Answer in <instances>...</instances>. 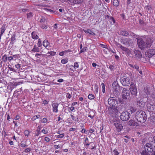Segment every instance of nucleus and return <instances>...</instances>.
Listing matches in <instances>:
<instances>
[{
	"mask_svg": "<svg viewBox=\"0 0 155 155\" xmlns=\"http://www.w3.org/2000/svg\"><path fill=\"white\" fill-rule=\"evenodd\" d=\"M43 45L46 48L50 45V43L48 41L47 39H45V40L43 41Z\"/></svg>",
	"mask_w": 155,
	"mask_h": 155,
	"instance_id": "19",
	"label": "nucleus"
},
{
	"mask_svg": "<svg viewBox=\"0 0 155 155\" xmlns=\"http://www.w3.org/2000/svg\"><path fill=\"white\" fill-rule=\"evenodd\" d=\"M68 111L69 112H72L74 109V107L73 106H71L68 107Z\"/></svg>",
	"mask_w": 155,
	"mask_h": 155,
	"instance_id": "43",
	"label": "nucleus"
},
{
	"mask_svg": "<svg viewBox=\"0 0 155 155\" xmlns=\"http://www.w3.org/2000/svg\"><path fill=\"white\" fill-rule=\"evenodd\" d=\"M122 98L124 99H127L130 96V92L129 90L124 88L122 91Z\"/></svg>",
	"mask_w": 155,
	"mask_h": 155,
	"instance_id": "9",
	"label": "nucleus"
},
{
	"mask_svg": "<svg viewBox=\"0 0 155 155\" xmlns=\"http://www.w3.org/2000/svg\"><path fill=\"white\" fill-rule=\"evenodd\" d=\"M41 126H38L37 127V133L36 134V136H38L40 134V130H41Z\"/></svg>",
	"mask_w": 155,
	"mask_h": 155,
	"instance_id": "26",
	"label": "nucleus"
},
{
	"mask_svg": "<svg viewBox=\"0 0 155 155\" xmlns=\"http://www.w3.org/2000/svg\"><path fill=\"white\" fill-rule=\"evenodd\" d=\"M89 140L87 137H86L85 138L84 142V144L85 146H88L89 145L90 143H88Z\"/></svg>",
	"mask_w": 155,
	"mask_h": 155,
	"instance_id": "22",
	"label": "nucleus"
},
{
	"mask_svg": "<svg viewBox=\"0 0 155 155\" xmlns=\"http://www.w3.org/2000/svg\"><path fill=\"white\" fill-rule=\"evenodd\" d=\"M130 116L129 112L127 111L123 112L120 116V119L123 121L127 120Z\"/></svg>",
	"mask_w": 155,
	"mask_h": 155,
	"instance_id": "3",
	"label": "nucleus"
},
{
	"mask_svg": "<svg viewBox=\"0 0 155 155\" xmlns=\"http://www.w3.org/2000/svg\"><path fill=\"white\" fill-rule=\"evenodd\" d=\"M86 32L87 33H88L89 34L92 35H95V33L93 32L91 30L87 29L86 31Z\"/></svg>",
	"mask_w": 155,
	"mask_h": 155,
	"instance_id": "36",
	"label": "nucleus"
},
{
	"mask_svg": "<svg viewBox=\"0 0 155 155\" xmlns=\"http://www.w3.org/2000/svg\"><path fill=\"white\" fill-rule=\"evenodd\" d=\"M150 152L146 151L145 150H143L141 153L142 155H150Z\"/></svg>",
	"mask_w": 155,
	"mask_h": 155,
	"instance_id": "31",
	"label": "nucleus"
},
{
	"mask_svg": "<svg viewBox=\"0 0 155 155\" xmlns=\"http://www.w3.org/2000/svg\"><path fill=\"white\" fill-rule=\"evenodd\" d=\"M113 152L114 153V155H119V152L117 150H114Z\"/></svg>",
	"mask_w": 155,
	"mask_h": 155,
	"instance_id": "61",
	"label": "nucleus"
},
{
	"mask_svg": "<svg viewBox=\"0 0 155 155\" xmlns=\"http://www.w3.org/2000/svg\"><path fill=\"white\" fill-rule=\"evenodd\" d=\"M131 36H132V38H135V39H139V36H137L133 33H132Z\"/></svg>",
	"mask_w": 155,
	"mask_h": 155,
	"instance_id": "39",
	"label": "nucleus"
},
{
	"mask_svg": "<svg viewBox=\"0 0 155 155\" xmlns=\"http://www.w3.org/2000/svg\"><path fill=\"white\" fill-rule=\"evenodd\" d=\"M88 98L90 100H92L94 98V96L93 94H89L88 95Z\"/></svg>",
	"mask_w": 155,
	"mask_h": 155,
	"instance_id": "35",
	"label": "nucleus"
},
{
	"mask_svg": "<svg viewBox=\"0 0 155 155\" xmlns=\"http://www.w3.org/2000/svg\"><path fill=\"white\" fill-rule=\"evenodd\" d=\"M56 54V52L54 51H49L47 53V55L48 56V57H49L50 56H54Z\"/></svg>",
	"mask_w": 155,
	"mask_h": 155,
	"instance_id": "20",
	"label": "nucleus"
},
{
	"mask_svg": "<svg viewBox=\"0 0 155 155\" xmlns=\"http://www.w3.org/2000/svg\"><path fill=\"white\" fill-rule=\"evenodd\" d=\"M41 39H39V41H38V47H40L42 45L41 43V41H40Z\"/></svg>",
	"mask_w": 155,
	"mask_h": 155,
	"instance_id": "57",
	"label": "nucleus"
},
{
	"mask_svg": "<svg viewBox=\"0 0 155 155\" xmlns=\"http://www.w3.org/2000/svg\"><path fill=\"white\" fill-rule=\"evenodd\" d=\"M31 150V149L30 148H27L25 149L24 152L25 153H28Z\"/></svg>",
	"mask_w": 155,
	"mask_h": 155,
	"instance_id": "51",
	"label": "nucleus"
},
{
	"mask_svg": "<svg viewBox=\"0 0 155 155\" xmlns=\"http://www.w3.org/2000/svg\"><path fill=\"white\" fill-rule=\"evenodd\" d=\"M113 5L115 6H118L119 5V2L117 0H114L113 2Z\"/></svg>",
	"mask_w": 155,
	"mask_h": 155,
	"instance_id": "30",
	"label": "nucleus"
},
{
	"mask_svg": "<svg viewBox=\"0 0 155 155\" xmlns=\"http://www.w3.org/2000/svg\"><path fill=\"white\" fill-rule=\"evenodd\" d=\"M8 60L9 61H12L13 60L12 56H10L8 57Z\"/></svg>",
	"mask_w": 155,
	"mask_h": 155,
	"instance_id": "52",
	"label": "nucleus"
},
{
	"mask_svg": "<svg viewBox=\"0 0 155 155\" xmlns=\"http://www.w3.org/2000/svg\"><path fill=\"white\" fill-rule=\"evenodd\" d=\"M21 65L19 64H17L15 65V67L18 69H19L21 67Z\"/></svg>",
	"mask_w": 155,
	"mask_h": 155,
	"instance_id": "60",
	"label": "nucleus"
},
{
	"mask_svg": "<svg viewBox=\"0 0 155 155\" xmlns=\"http://www.w3.org/2000/svg\"><path fill=\"white\" fill-rule=\"evenodd\" d=\"M41 28L43 29H46L47 28V26L45 25H43L41 26Z\"/></svg>",
	"mask_w": 155,
	"mask_h": 155,
	"instance_id": "64",
	"label": "nucleus"
},
{
	"mask_svg": "<svg viewBox=\"0 0 155 155\" xmlns=\"http://www.w3.org/2000/svg\"><path fill=\"white\" fill-rule=\"evenodd\" d=\"M79 68V64L78 63L76 62L74 63V68L75 69H77Z\"/></svg>",
	"mask_w": 155,
	"mask_h": 155,
	"instance_id": "44",
	"label": "nucleus"
},
{
	"mask_svg": "<svg viewBox=\"0 0 155 155\" xmlns=\"http://www.w3.org/2000/svg\"><path fill=\"white\" fill-rule=\"evenodd\" d=\"M43 9L47 12L48 11L51 12H54V11L53 10H52L49 9L44 8Z\"/></svg>",
	"mask_w": 155,
	"mask_h": 155,
	"instance_id": "49",
	"label": "nucleus"
},
{
	"mask_svg": "<svg viewBox=\"0 0 155 155\" xmlns=\"http://www.w3.org/2000/svg\"><path fill=\"white\" fill-rule=\"evenodd\" d=\"M70 116L72 118V120L74 121H76V119L75 117L72 114H71Z\"/></svg>",
	"mask_w": 155,
	"mask_h": 155,
	"instance_id": "53",
	"label": "nucleus"
},
{
	"mask_svg": "<svg viewBox=\"0 0 155 155\" xmlns=\"http://www.w3.org/2000/svg\"><path fill=\"white\" fill-rule=\"evenodd\" d=\"M148 58H146L142 55L140 59L139 60H138V61H140L142 62L145 63H146L148 61Z\"/></svg>",
	"mask_w": 155,
	"mask_h": 155,
	"instance_id": "18",
	"label": "nucleus"
},
{
	"mask_svg": "<svg viewBox=\"0 0 155 155\" xmlns=\"http://www.w3.org/2000/svg\"><path fill=\"white\" fill-rule=\"evenodd\" d=\"M130 111L131 112V113H132L135 112L136 111V109L134 108L133 107H130L129 109Z\"/></svg>",
	"mask_w": 155,
	"mask_h": 155,
	"instance_id": "41",
	"label": "nucleus"
},
{
	"mask_svg": "<svg viewBox=\"0 0 155 155\" xmlns=\"http://www.w3.org/2000/svg\"><path fill=\"white\" fill-rule=\"evenodd\" d=\"M84 0H75L74 1L73 3L74 4H78L82 3Z\"/></svg>",
	"mask_w": 155,
	"mask_h": 155,
	"instance_id": "27",
	"label": "nucleus"
},
{
	"mask_svg": "<svg viewBox=\"0 0 155 155\" xmlns=\"http://www.w3.org/2000/svg\"><path fill=\"white\" fill-rule=\"evenodd\" d=\"M108 103L110 106L115 107L118 104V101L116 98L111 97L108 98Z\"/></svg>",
	"mask_w": 155,
	"mask_h": 155,
	"instance_id": "6",
	"label": "nucleus"
},
{
	"mask_svg": "<svg viewBox=\"0 0 155 155\" xmlns=\"http://www.w3.org/2000/svg\"><path fill=\"white\" fill-rule=\"evenodd\" d=\"M64 136V134L62 133L58 135H56V137L58 138H63Z\"/></svg>",
	"mask_w": 155,
	"mask_h": 155,
	"instance_id": "33",
	"label": "nucleus"
},
{
	"mask_svg": "<svg viewBox=\"0 0 155 155\" xmlns=\"http://www.w3.org/2000/svg\"><path fill=\"white\" fill-rule=\"evenodd\" d=\"M66 97L70 99L71 97V95L69 93H68L67 94Z\"/></svg>",
	"mask_w": 155,
	"mask_h": 155,
	"instance_id": "63",
	"label": "nucleus"
},
{
	"mask_svg": "<svg viewBox=\"0 0 155 155\" xmlns=\"http://www.w3.org/2000/svg\"><path fill=\"white\" fill-rule=\"evenodd\" d=\"M20 118V116L19 115H17L14 118V119L17 120L19 119Z\"/></svg>",
	"mask_w": 155,
	"mask_h": 155,
	"instance_id": "55",
	"label": "nucleus"
},
{
	"mask_svg": "<svg viewBox=\"0 0 155 155\" xmlns=\"http://www.w3.org/2000/svg\"><path fill=\"white\" fill-rule=\"evenodd\" d=\"M144 8L145 9L146 11H147V12H148V11L151 9V6L150 5H148L145 6Z\"/></svg>",
	"mask_w": 155,
	"mask_h": 155,
	"instance_id": "32",
	"label": "nucleus"
},
{
	"mask_svg": "<svg viewBox=\"0 0 155 155\" xmlns=\"http://www.w3.org/2000/svg\"><path fill=\"white\" fill-rule=\"evenodd\" d=\"M1 29V31H0V39H1L2 35L5 29V25H3Z\"/></svg>",
	"mask_w": 155,
	"mask_h": 155,
	"instance_id": "21",
	"label": "nucleus"
},
{
	"mask_svg": "<svg viewBox=\"0 0 155 155\" xmlns=\"http://www.w3.org/2000/svg\"><path fill=\"white\" fill-rule=\"evenodd\" d=\"M68 61L67 60L63 59H62L61 60V62L62 64H64L67 63L68 62Z\"/></svg>",
	"mask_w": 155,
	"mask_h": 155,
	"instance_id": "47",
	"label": "nucleus"
},
{
	"mask_svg": "<svg viewBox=\"0 0 155 155\" xmlns=\"http://www.w3.org/2000/svg\"><path fill=\"white\" fill-rule=\"evenodd\" d=\"M120 82L123 86H128L129 85L130 82V77L124 76L121 79Z\"/></svg>",
	"mask_w": 155,
	"mask_h": 155,
	"instance_id": "4",
	"label": "nucleus"
},
{
	"mask_svg": "<svg viewBox=\"0 0 155 155\" xmlns=\"http://www.w3.org/2000/svg\"><path fill=\"white\" fill-rule=\"evenodd\" d=\"M128 124L132 126H137L138 125V124L137 122H136L134 120H131L128 121Z\"/></svg>",
	"mask_w": 155,
	"mask_h": 155,
	"instance_id": "15",
	"label": "nucleus"
},
{
	"mask_svg": "<svg viewBox=\"0 0 155 155\" xmlns=\"http://www.w3.org/2000/svg\"><path fill=\"white\" fill-rule=\"evenodd\" d=\"M47 119L46 117H44L40 121L42 123L45 124L46 123L47 121Z\"/></svg>",
	"mask_w": 155,
	"mask_h": 155,
	"instance_id": "34",
	"label": "nucleus"
},
{
	"mask_svg": "<svg viewBox=\"0 0 155 155\" xmlns=\"http://www.w3.org/2000/svg\"><path fill=\"white\" fill-rule=\"evenodd\" d=\"M12 56L13 58V60L15 61L19 57V55L18 54L13 55Z\"/></svg>",
	"mask_w": 155,
	"mask_h": 155,
	"instance_id": "38",
	"label": "nucleus"
},
{
	"mask_svg": "<svg viewBox=\"0 0 155 155\" xmlns=\"http://www.w3.org/2000/svg\"><path fill=\"white\" fill-rule=\"evenodd\" d=\"M130 91L131 94L132 95L136 96L137 93V88L136 87V85L133 82L131 83L130 86Z\"/></svg>",
	"mask_w": 155,
	"mask_h": 155,
	"instance_id": "5",
	"label": "nucleus"
},
{
	"mask_svg": "<svg viewBox=\"0 0 155 155\" xmlns=\"http://www.w3.org/2000/svg\"><path fill=\"white\" fill-rule=\"evenodd\" d=\"M110 20H111V21H112L113 23V24H114L115 23V21L114 19V18L112 17H110Z\"/></svg>",
	"mask_w": 155,
	"mask_h": 155,
	"instance_id": "59",
	"label": "nucleus"
},
{
	"mask_svg": "<svg viewBox=\"0 0 155 155\" xmlns=\"http://www.w3.org/2000/svg\"><path fill=\"white\" fill-rule=\"evenodd\" d=\"M100 45L101 47L107 49V50H108L107 46L106 44H101Z\"/></svg>",
	"mask_w": 155,
	"mask_h": 155,
	"instance_id": "46",
	"label": "nucleus"
},
{
	"mask_svg": "<svg viewBox=\"0 0 155 155\" xmlns=\"http://www.w3.org/2000/svg\"><path fill=\"white\" fill-rule=\"evenodd\" d=\"M110 112L112 116H116L118 114V110L116 107H114L112 108Z\"/></svg>",
	"mask_w": 155,
	"mask_h": 155,
	"instance_id": "13",
	"label": "nucleus"
},
{
	"mask_svg": "<svg viewBox=\"0 0 155 155\" xmlns=\"http://www.w3.org/2000/svg\"><path fill=\"white\" fill-rule=\"evenodd\" d=\"M137 44L140 48L144 50L145 48H150L152 43L151 39H137Z\"/></svg>",
	"mask_w": 155,
	"mask_h": 155,
	"instance_id": "1",
	"label": "nucleus"
},
{
	"mask_svg": "<svg viewBox=\"0 0 155 155\" xmlns=\"http://www.w3.org/2000/svg\"><path fill=\"white\" fill-rule=\"evenodd\" d=\"M135 117L138 121L142 123L145 122L147 120V115L142 110L137 111Z\"/></svg>",
	"mask_w": 155,
	"mask_h": 155,
	"instance_id": "2",
	"label": "nucleus"
},
{
	"mask_svg": "<svg viewBox=\"0 0 155 155\" xmlns=\"http://www.w3.org/2000/svg\"><path fill=\"white\" fill-rule=\"evenodd\" d=\"M21 145L22 147H25L27 146L26 143V142H21Z\"/></svg>",
	"mask_w": 155,
	"mask_h": 155,
	"instance_id": "42",
	"label": "nucleus"
},
{
	"mask_svg": "<svg viewBox=\"0 0 155 155\" xmlns=\"http://www.w3.org/2000/svg\"><path fill=\"white\" fill-rule=\"evenodd\" d=\"M41 118V117L40 115L38 114L34 116L33 117L32 119H33V120L34 121L36 119H37Z\"/></svg>",
	"mask_w": 155,
	"mask_h": 155,
	"instance_id": "29",
	"label": "nucleus"
},
{
	"mask_svg": "<svg viewBox=\"0 0 155 155\" xmlns=\"http://www.w3.org/2000/svg\"><path fill=\"white\" fill-rule=\"evenodd\" d=\"M24 134L25 136L28 137L29 134L30 132L28 130H26L24 132Z\"/></svg>",
	"mask_w": 155,
	"mask_h": 155,
	"instance_id": "40",
	"label": "nucleus"
},
{
	"mask_svg": "<svg viewBox=\"0 0 155 155\" xmlns=\"http://www.w3.org/2000/svg\"><path fill=\"white\" fill-rule=\"evenodd\" d=\"M87 48L86 47H84L83 48H82L80 51V53H81L86 51L87 50Z\"/></svg>",
	"mask_w": 155,
	"mask_h": 155,
	"instance_id": "48",
	"label": "nucleus"
},
{
	"mask_svg": "<svg viewBox=\"0 0 155 155\" xmlns=\"http://www.w3.org/2000/svg\"><path fill=\"white\" fill-rule=\"evenodd\" d=\"M2 61L4 62H6L8 60V56L7 55L5 54H4L2 58Z\"/></svg>",
	"mask_w": 155,
	"mask_h": 155,
	"instance_id": "28",
	"label": "nucleus"
},
{
	"mask_svg": "<svg viewBox=\"0 0 155 155\" xmlns=\"http://www.w3.org/2000/svg\"><path fill=\"white\" fill-rule=\"evenodd\" d=\"M32 16V13L31 12L27 14V17L28 18Z\"/></svg>",
	"mask_w": 155,
	"mask_h": 155,
	"instance_id": "56",
	"label": "nucleus"
},
{
	"mask_svg": "<svg viewBox=\"0 0 155 155\" xmlns=\"http://www.w3.org/2000/svg\"><path fill=\"white\" fill-rule=\"evenodd\" d=\"M134 67L137 71H139V67L137 64L134 65Z\"/></svg>",
	"mask_w": 155,
	"mask_h": 155,
	"instance_id": "54",
	"label": "nucleus"
},
{
	"mask_svg": "<svg viewBox=\"0 0 155 155\" xmlns=\"http://www.w3.org/2000/svg\"><path fill=\"white\" fill-rule=\"evenodd\" d=\"M31 36L32 39H38V37L36 33L34 31L33 32L31 33Z\"/></svg>",
	"mask_w": 155,
	"mask_h": 155,
	"instance_id": "23",
	"label": "nucleus"
},
{
	"mask_svg": "<svg viewBox=\"0 0 155 155\" xmlns=\"http://www.w3.org/2000/svg\"><path fill=\"white\" fill-rule=\"evenodd\" d=\"M39 48L35 45L34 46V47L31 51L34 52H39Z\"/></svg>",
	"mask_w": 155,
	"mask_h": 155,
	"instance_id": "25",
	"label": "nucleus"
},
{
	"mask_svg": "<svg viewBox=\"0 0 155 155\" xmlns=\"http://www.w3.org/2000/svg\"><path fill=\"white\" fill-rule=\"evenodd\" d=\"M41 132L45 134H46L48 133L47 128H45V129L41 130Z\"/></svg>",
	"mask_w": 155,
	"mask_h": 155,
	"instance_id": "37",
	"label": "nucleus"
},
{
	"mask_svg": "<svg viewBox=\"0 0 155 155\" xmlns=\"http://www.w3.org/2000/svg\"><path fill=\"white\" fill-rule=\"evenodd\" d=\"M148 108L150 112H155V105L153 104H150L149 106H148Z\"/></svg>",
	"mask_w": 155,
	"mask_h": 155,
	"instance_id": "16",
	"label": "nucleus"
},
{
	"mask_svg": "<svg viewBox=\"0 0 155 155\" xmlns=\"http://www.w3.org/2000/svg\"><path fill=\"white\" fill-rule=\"evenodd\" d=\"M120 34L124 36H127L129 35L127 31H122L120 32Z\"/></svg>",
	"mask_w": 155,
	"mask_h": 155,
	"instance_id": "24",
	"label": "nucleus"
},
{
	"mask_svg": "<svg viewBox=\"0 0 155 155\" xmlns=\"http://www.w3.org/2000/svg\"><path fill=\"white\" fill-rule=\"evenodd\" d=\"M114 91L113 92L115 94H117L119 93V91H120V87L118 85H116L114 87Z\"/></svg>",
	"mask_w": 155,
	"mask_h": 155,
	"instance_id": "17",
	"label": "nucleus"
},
{
	"mask_svg": "<svg viewBox=\"0 0 155 155\" xmlns=\"http://www.w3.org/2000/svg\"><path fill=\"white\" fill-rule=\"evenodd\" d=\"M101 85L102 87V92L103 93H104L105 92V87L104 84V83H102Z\"/></svg>",
	"mask_w": 155,
	"mask_h": 155,
	"instance_id": "45",
	"label": "nucleus"
},
{
	"mask_svg": "<svg viewBox=\"0 0 155 155\" xmlns=\"http://www.w3.org/2000/svg\"><path fill=\"white\" fill-rule=\"evenodd\" d=\"M109 68L111 71H113L114 68V66L112 65H110L109 66Z\"/></svg>",
	"mask_w": 155,
	"mask_h": 155,
	"instance_id": "58",
	"label": "nucleus"
},
{
	"mask_svg": "<svg viewBox=\"0 0 155 155\" xmlns=\"http://www.w3.org/2000/svg\"><path fill=\"white\" fill-rule=\"evenodd\" d=\"M145 150L148 152H152L153 151V147L149 143H147L145 146Z\"/></svg>",
	"mask_w": 155,
	"mask_h": 155,
	"instance_id": "14",
	"label": "nucleus"
},
{
	"mask_svg": "<svg viewBox=\"0 0 155 155\" xmlns=\"http://www.w3.org/2000/svg\"><path fill=\"white\" fill-rule=\"evenodd\" d=\"M145 54L148 57H151L155 54V50L153 49H150L146 52Z\"/></svg>",
	"mask_w": 155,
	"mask_h": 155,
	"instance_id": "11",
	"label": "nucleus"
},
{
	"mask_svg": "<svg viewBox=\"0 0 155 155\" xmlns=\"http://www.w3.org/2000/svg\"><path fill=\"white\" fill-rule=\"evenodd\" d=\"M142 55V54L140 51L138 50H135L133 51L132 57L134 58L137 60L138 61Z\"/></svg>",
	"mask_w": 155,
	"mask_h": 155,
	"instance_id": "7",
	"label": "nucleus"
},
{
	"mask_svg": "<svg viewBox=\"0 0 155 155\" xmlns=\"http://www.w3.org/2000/svg\"><path fill=\"white\" fill-rule=\"evenodd\" d=\"M151 121L155 124V117L154 116H152L151 118Z\"/></svg>",
	"mask_w": 155,
	"mask_h": 155,
	"instance_id": "50",
	"label": "nucleus"
},
{
	"mask_svg": "<svg viewBox=\"0 0 155 155\" xmlns=\"http://www.w3.org/2000/svg\"><path fill=\"white\" fill-rule=\"evenodd\" d=\"M59 104L57 102H54L52 104V111L53 112L57 113L58 111Z\"/></svg>",
	"mask_w": 155,
	"mask_h": 155,
	"instance_id": "12",
	"label": "nucleus"
},
{
	"mask_svg": "<svg viewBox=\"0 0 155 155\" xmlns=\"http://www.w3.org/2000/svg\"><path fill=\"white\" fill-rule=\"evenodd\" d=\"M114 125L115 127L116 130L117 132L121 131L123 129V126L120 121H117L114 122Z\"/></svg>",
	"mask_w": 155,
	"mask_h": 155,
	"instance_id": "8",
	"label": "nucleus"
},
{
	"mask_svg": "<svg viewBox=\"0 0 155 155\" xmlns=\"http://www.w3.org/2000/svg\"><path fill=\"white\" fill-rule=\"evenodd\" d=\"M45 140L47 142H49L50 141V138L47 137H46L45 138Z\"/></svg>",
	"mask_w": 155,
	"mask_h": 155,
	"instance_id": "62",
	"label": "nucleus"
},
{
	"mask_svg": "<svg viewBox=\"0 0 155 155\" xmlns=\"http://www.w3.org/2000/svg\"><path fill=\"white\" fill-rule=\"evenodd\" d=\"M120 48L123 51H125L127 56L130 57H132L133 52L131 53V51L130 49H129L125 47H123L122 46H120Z\"/></svg>",
	"mask_w": 155,
	"mask_h": 155,
	"instance_id": "10",
	"label": "nucleus"
}]
</instances>
